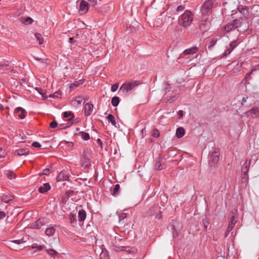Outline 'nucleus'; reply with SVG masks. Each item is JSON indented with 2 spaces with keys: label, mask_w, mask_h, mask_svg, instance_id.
I'll return each mask as SVG.
<instances>
[{
  "label": "nucleus",
  "mask_w": 259,
  "mask_h": 259,
  "mask_svg": "<svg viewBox=\"0 0 259 259\" xmlns=\"http://www.w3.org/2000/svg\"><path fill=\"white\" fill-rule=\"evenodd\" d=\"M193 14L189 10H186L181 15L178 20V23L180 25L187 27L191 25L193 21Z\"/></svg>",
  "instance_id": "nucleus-1"
},
{
  "label": "nucleus",
  "mask_w": 259,
  "mask_h": 259,
  "mask_svg": "<svg viewBox=\"0 0 259 259\" xmlns=\"http://www.w3.org/2000/svg\"><path fill=\"white\" fill-rule=\"evenodd\" d=\"M214 6V4L212 0L205 1L201 8L202 15L205 16L209 13H210Z\"/></svg>",
  "instance_id": "nucleus-2"
},
{
  "label": "nucleus",
  "mask_w": 259,
  "mask_h": 259,
  "mask_svg": "<svg viewBox=\"0 0 259 259\" xmlns=\"http://www.w3.org/2000/svg\"><path fill=\"white\" fill-rule=\"evenodd\" d=\"M139 81L138 80H134L126 82L120 88L119 91H122L123 93H127L128 92L131 91L134 88L139 84Z\"/></svg>",
  "instance_id": "nucleus-3"
},
{
  "label": "nucleus",
  "mask_w": 259,
  "mask_h": 259,
  "mask_svg": "<svg viewBox=\"0 0 259 259\" xmlns=\"http://www.w3.org/2000/svg\"><path fill=\"white\" fill-rule=\"evenodd\" d=\"M92 154V152L90 148H86L84 149L81 161L82 164L85 165V166H88L90 165Z\"/></svg>",
  "instance_id": "nucleus-4"
},
{
  "label": "nucleus",
  "mask_w": 259,
  "mask_h": 259,
  "mask_svg": "<svg viewBox=\"0 0 259 259\" xmlns=\"http://www.w3.org/2000/svg\"><path fill=\"white\" fill-rule=\"evenodd\" d=\"M237 217L235 215V214H234L230 218V219L229 222L228 227L227 228L226 232L225 233L226 237H227L229 232L234 228V225H235L236 223L237 222Z\"/></svg>",
  "instance_id": "nucleus-5"
},
{
  "label": "nucleus",
  "mask_w": 259,
  "mask_h": 259,
  "mask_svg": "<svg viewBox=\"0 0 259 259\" xmlns=\"http://www.w3.org/2000/svg\"><path fill=\"white\" fill-rule=\"evenodd\" d=\"M211 23L210 21L207 18H205L201 21L199 24V28L201 31L205 32L209 29Z\"/></svg>",
  "instance_id": "nucleus-6"
},
{
  "label": "nucleus",
  "mask_w": 259,
  "mask_h": 259,
  "mask_svg": "<svg viewBox=\"0 0 259 259\" xmlns=\"http://www.w3.org/2000/svg\"><path fill=\"white\" fill-rule=\"evenodd\" d=\"M94 106L91 102L87 103L84 106V114L85 116H90L94 110Z\"/></svg>",
  "instance_id": "nucleus-7"
},
{
  "label": "nucleus",
  "mask_w": 259,
  "mask_h": 259,
  "mask_svg": "<svg viewBox=\"0 0 259 259\" xmlns=\"http://www.w3.org/2000/svg\"><path fill=\"white\" fill-rule=\"evenodd\" d=\"M47 223V221L44 218H40L35 222L31 224V228L33 229H40L42 226Z\"/></svg>",
  "instance_id": "nucleus-8"
},
{
  "label": "nucleus",
  "mask_w": 259,
  "mask_h": 259,
  "mask_svg": "<svg viewBox=\"0 0 259 259\" xmlns=\"http://www.w3.org/2000/svg\"><path fill=\"white\" fill-rule=\"evenodd\" d=\"M239 42L237 40H233L230 42L229 47L225 52L223 56H227L229 55L232 51L239 45Z\"/></svg>",
  "instance_id": "nucleus-9"
},
{
  "label": "nucleus",
  "mask_w": 259,
  "mask_h": 259,
  "mask_svg": "<svg viewBox=\"0 0 259 259\" xmlns=\"http://www.w3.org/2000/svg\"><path fill=\"white\" fill-rule=\"evenodd\" d=\"M89 10L88 4L87 2L82 0L80 3L79 12L80 14L86 13Z\"/></svg>",
  "instance_id": "nucleus-10"
},
{
  "label": "nucleus",
  "mask_w": 259,
  "mask_h": 259,
  "mask_svg": "<svg viewBox=\"0 0 259 259\" xmlns=\"http://www.w3.org/2000/svg\"><path fill=\"white\" fill-rule=\"evenodd\" d=\"M69 174L65 170L61 171L57 177V180L58 181H65L69 179Z\"/></svg>",
  "instance_id": "nucleus-11"
},
{
  "label": "nucleus",
  "mask_w": 259,
  "mask_h": 259,
  "mask_svg": "<svg viewBox=\"0 0 259 259\" xmlns=\"http://www.w3.org/2000/svg\"><path fill=\"white\" fill-rule=\"evenodd\" d=\"M15 113L17 116L20 119H24L25 117V110L21 107H17L15 110Z\"/></svg>",
  "instance_id": "nucleus-12"
},
{
  "label": "nucleus",
  "mask_w": 259,
  "mask_h": 259,
  "mask_svg": "<svg viewBox=\"0 0 259 259\" xmlns=\"http://www.w3.org/2000/svg\"><path fill=\"white\" fill-rule=\"evenodd\" d=\"M63 117L68 118V121L69 123H73V119L74 118V114L71 111H65L63 112Z\"/></svg>",
  "instance_id": "nucleus-13"
},
{
  "label": "nucleus",
  "mask_w": 259,
  "mask_h": 259,
  "mask_svg": "<svg viewBox=\"0 0 259 259\" xmlns=\"http://www.w3.org/2000/svg\"><path fill=\"white\" fill-rule=\"evenodd\" d=\"M250 165V161L246 160L241 167V171L243 175L248 173Z\"/></svg>",
  "instance_id": "nucleus-14"
},
{
  "label": "nucleus",
  "mask_w": 259,
  "mask_h": 259,
  "mask_svg": "<svg viewBox=\"0 0 259 259\" xmlns=\"http://www.w3.org/2000/svg\"><path fill=\"white\" fill-rule=\"evenodd\" d=\"M86 212L84 210L81 209L78 212V218L79 222H83L86 219Z\"/></svg>",
  "instance_id": "nucleus-15"
},
{
  "label": "nucleus",
  "mask_w": 259,
  "mask_h": 259,
  "mask_svg": "<svg viewBox=\"0 0 259 259\" xmlns=\"http://www.w3.org/2000/svg\"><path fill=\"white\" fill-rule=\"evenodd\" d=\"M238 11L244 17L247 18L248 17L249 11L248 9L243 6H239L238 7Z\"/></svg>",
  "instance_id": "nucleus-16"
},
{
  "label": "nucleus",
  "mask_w": 259,
  "mask_h": 259,
  "mask_svg": "<svg viewBox=\"0 0 259 259\" xmlns=\"http://www.w3.org/2000/svg\"><path fill=\"white\" fill-rule=\"evenodd\" d=\"M51 189V186L48 183L43 184L42 186L38 188V191L40 193H45Z\"/></svg>",
  "instance_id": "nucleus-17"
},
{
  "label": "nucleus",
  "mask_w": 259,
  "mask_h": 259,
  "mask_svg": "<svg viewBox=\"0 0 259 259\" xmlns=\"http://www.w3.org/2000/svg\"><path fill=\"white\" fill-rule=\"evenodd\" d=\"M29 151L27 149H19L15 151V155L18 156H26L28 155Z\"/></svg>",
  "instance_id": "nucleus-18"
},
{
  "label": "nucleus",
  "mask_w": 259,
  "mask_h": 259,
  "mask_svg": "<svg viewBox=\"0 0 259 259\" xmlns=\"http://www.w3.org/2000/svg\"><path fill=\"white\" fill-rule=\"evenodd\" d=\"M198 51V48L196 46H193L188 49L185 50L183 53L184 55H190L196 53Z\"/></svg>",
  "instance_id": "nucleus-19"
},
{
  "label": "nucleus",
  "mask_w": 259,
  "mask_h": 259,
  "mask_svg": "<svg viewBox=\"0 0 259 259\" xmlns=\"http://www.w3.org/2000/svg\"><path fill=\"white\" fill-rule=\"evenodd\" d=\"M69 219L70 223L73 227H75L77 224V221L76 218V214L74 213H70L69 215Z\"/></svg>",
  "instance_id": "nucleus-20"
},
{
  "label": "nucleus",
  "mask_w": 259,
  "mask_h": 259,
  "mask_svg": "<svg viewBox=\"0 0 259 259\" xmlns=\"http://www.w3.org/2000/svg\"><path fill=\"white\" fill-rule=\"evenodd\" d=\"M210 158L213 163H217L219 160V153L217 151L213 152L211 154Z\"/></svg>",
  "instance_id": "nucleus-21"
},
{
  "label": "nucleus",
  "mask_w": 259,
  "mask_h": 259,
  "mask_svg": "<svg viewBox=\"0 0 259 259\" xmlns=\"http://www.w3.org/2000/svg\"><path fill=\"white\" fill-rule=\"evenodd\" d=\"M243 20L242 18H238V19H234L232 22H231V23L232 24L233 26L234 27V28H237L241 26V25L242 24Z\"/></svg>",
  "instance_id": "nucleus-22"
},
{
  "label": "nucleus",
  "mask_w": 259,
  "mask_h": 259,
  "mask_svg": "<svg viewBox=\"0 0 259 259\" xmlns=\"http://www.w3.org/2000/svg\"><path fill=\"white\" fill-rule=\"evenodd\" d=\"M82 98L81 95L76 97L75 99L72 101V105L75 106H80L83 102Z\"/></svg>",
  "instance_id": "nucleus-23"
},
{
  "label": "nucleus",
  "mask_w": 259,
  "mask_h": 259,
  "mask_svg": "<svg viewBox=\"0 0 259 259\" xmlns=\"http://www.w3.org/2000/svg\"><path fill=\"white\" fill-rule=\"evenodd\" d=\"M222 36H220L218 38L213 37L211 38L209 42V45L208 46V49H210L212 47H213L217 43V41L221 38Z\"/></svg>",
  "instance_id": "nucleus-24"
},
{
  "label": "nucleus",
  "mask_w": 259,
  "mask_h": 259,
  "mask_svg": "<svg viewBox=\"0 0 259 259\" xmlns=\"http://www.w3.org/2000/svg\"><path fill=\"white\" fill-rule=\"evenodd\" d=\"M184 134L185 131L183 127H180L177 129L176 135L177 138H181L184 135Z\"/></svg>",
  "instance_id": "nucleus-25"
},
{
  "label": "nucleus",
  "mask_w": 259,
  "mask_h": 259,
  "mask_svg": "<svg viewBox=\"0 0 259 259\" xmlns=\"http://www.w3.org/2000/svg\"><path fill=\"white\" fill-rule=\"evenodd\" d=\"M84 80L83 79H80L78 81H75L74 82L71 83L70 84L69 87L71 89L75 88V87H77L79 85L83 84L84 83Z\"/></svg>",
  "instance_id": "nucleus-26"
},
{
  "label": "nucleus",
  "mask_w": 259,
  "mask_h": 259,
  "mask_svg": "<svg viewBox=\"0 0 259 259\" xmlns=\"http://www.w3.org/2000/svg\"><path fill=\"white\" fill-rule=\"evenodd\" d=\"M250 114L254 117H259V108L251 109L250 110Z\"/></svg>",
  "instance_id": "nucleus-27"
},
{
  "label": "nucleus",
  "mask_w": 259,
  "mask_h": 259,
  "mask_svg": "<svg viewBox=\"0 0 259 259\" xmlns=\"http://www.w3.org/2000/svg\"><path fill=\"white\" fill-rule=\"evenodd\" d=\"M5 174L7 176V177L12 180L13 179H15L16 178V175L13 173L12 170H8L5 171Z\"/></svg>",
  "instance_id": "nucleus-28"
},
{
  "label": "nucleus",
  "mask_w": 259,
  "mask_h": 259,
  "mask_svg": "<svg viewBox=\"0 0 259 259\" xmlns=\"http://www.w3.org/2000/svg\"><path fill=\"white\" fill-rule=\"evenodd\" d=\"M21 21L25 25H29L33 22V20L30 17H27L25 19H21Z\"/></svg>",
  "instance_id": "nucleus-29"
},
{
  "label": "nucleus",
  "mask_w": 259,
  "mask_h": 259,
  "mask_svg": "<svg viewBox=\"0 0 259 259\" xmlns=\"http://www.w3.org/2000/svg\"><path fill=\"white\" fill-rule=\"evenodd\" d=\"M107 118L109 122L111 123L113 125L116 126V121L114 117L112 114H109L107 116Z\"/></svg>",
  "instance_id": "nucleus-30"
},
{
  "label": "nucleus",
  "mask_w": 259,
  "mask_h": 259,
  "mask_svg": "<svg viewBox=\"0 0 259 259\" xmlns=\"http://www.w3.org/2000/svg\"><path fill=\"white\" fill-rule=\"evenodd\" d=\"M46 250L48 253L52 257H55L58 254V252L53 249L47 248Z\"/></svg>",
  "instance_id": "nucleus-31"
},
{
  "label": "nucleus",
  "mask_w": 259,
  "mask_h": 259,
  "mask_svg": "<svg viewBox=\"0 0 259 259\" xmlns=\"http://www.w3.org/2000/svg\"><path fill=\"white\" fill-rule=\"evenodd\" d=\"M55 232V229L53 227L48 228L46 230L45 233L47 236H52Z\"/></svg>",
  "instance_id": "nucleus-32"
},
{
  "label": "nucleus",
  "mask_w": 259,
  "mask_h": 259,
  "mask_svg": "<svg viewBox=\"0 0 259 259\" xmlns=\"http://www.w3.org/2000/svg\"><path fill=\"white\" fill-rule=\"evenodd\" d=\"M100 259H110V257L107 251H104L102 249V252L100 254Z\"/></svg>",
  "instance_id": "nucleus-33"
},
{
  "label": "nucleus",
  "mask_w": 259,
  "mask_h": 259,
  "mask_svg": "<svg viewBox=\"0 0 259 259\" xmlns=\"http://www.w3.org/2000/svg\"><path fill=\"white\" fill-rule=\"evenodd\" d=\"M119 102V98L118 97H114L111 99V103L112 106L116 107Z\"/></svg>",
  "instance_id": "nucleus-34"
},
{
  "label": "nucleus",
  "mask_w": 259,
  "mask_h": 259,
  "mask_svg": "<svg viewBox=\"0 0 259 259\" xmlns=\"http://www.w3.org/2000/svg\"><path fill=\"white\" fill-rule=\"evenodd\" d=\"M235 29L234 28V27L233 26L232 24L231 23L228 24L226 25L225 27V30L227 32H229Z\"/></svg>",
  "instance_id": "nucleus-35"
},
{
  "label": "nucleus",
  "mask_w": 259,
  "mask_h": 259,
  "mask_svg": "<svg viewBox=\"0 0 259 259\" xmlns=\"http://www.w3.org/2000/svg\"><path fill=\"white\" fill-rule=\"evenodd\" d=\"M79 134H81V138L85 141L89 140L90 138L89 133L84 132H80Z\"/></svg>",
  "instance_id": "nucleus-36"
},
{
  "label": "nucleus",
  "mask_w": 259,
  "mask_h": 259,
  "mask_svg": "<svg viewBox=\"0 0 259 259\" xmlns=\"http://www.w3.org/2000/svg\"><path fill=\"white\" fill-rule=\"evenodd\" d=\"M35 36L36 39L38 41V43L39 45H41L44 43L43 38L41 34L38 33H36L35 34Z\"/></svg>",
  "instance_id": "nucleus-37"
},
{
  "label": "nucleus",
  "mask_w": 259,
  "mask_h": 259,
  "mask_svg": "<svg viewBox=\"0 0 259 259\" xmlns=\"http://www.w3.org/2000/svg\"><path fill=\"white\" fill-rule=\"evenodd\" d=\"M120 188V185L119 184H116L114 186V188L112 191V194L113 195H115L117 192H118Z\"/></svg>",
  "instance_id": "nucleus-38"
},
{
  "label": "nucleus",
  "mask_w": 259,
  "mask_h": 259,
  "mask_svg": "<svg viewBox=\"0 0 259 259\" xmlns=\"http://www.w3.org/2000/svg\"><path fill=\"white\" fill-rule=\"evenodd\" d=\"M61 96V93L59 92H56L53 94H51L49 96L50 98H59Z\"/></svg>",
  "instance_id": "nucleus-39"
},
{
  "label": "nucleus",
  "mask_w": 259,
  "mask_h": 259,
  "mask_svg": "<svg viewBox=\"0 0 259 259\" xmlns=\"http://www.w3.org/2000/svg\"><path fill=\"white\" fill-rule=\"evenodd\" d=\"M50 169L48 168H45L43 170V171L39 174L40 176L41 175H49L50 174Z\"/></svg>",
  "instance_id": "nucleus-40"
},
{
  "label": "nucleus",
  "mask_w": 259,
  "mask_h": 259,
  "mask_svg": "<svg viewBox=\"0 0 259 259\" xmlns=\"http://www.w3.org/2000/svg\"><path fill=\"white\" fill-rule=\"evenodd\" d=\"M10 242H12V243H16V244H21L22 243L25 242V241H24L23 240V239H21L13 240L11 241Z\"/></svg>",
  "instance_id": "nucleus-41"
},
{
  "label": "nucleus",
  "mask_w": 259,
  "mask_h": 259,
  "mask_svg": "<svg viewBox=\"0 0 259 259\" xmlns=\"http://www.w3.org/2000/svg\"><path fill=\"white\" fill-rule=\"evenodd\" d=\"M58 125V123L56 121L54 120L50 123V127L52 128H56Z\"/></svg>",
  "instance_id": "nucleus-42"
},
{
  "label": "nucleus",
  "mask_w": 259,
  "mask_h": 259,
  "mask_svg": "<svg viewBox=\"0 0 259 259\" xmlns=\"http://www.w3.org/2000/svg\"><path fill=\"white\" fill-rule=\"evenodd\" d=\"M118 88V84H117V83L114 84H113L111 86V91L112 92H115V91H116L117 90Z\"/></svg>",
  "instance_id": "nucleus-43"
},
{
  "label": "nucleus",
  "mask_w": 259,
  "mask_h": 259,
  "mask_svg": "<svg viewBox=\"0 0 259 259\" xmlns=\"http://www.w3.org/2000/svg\"><path fill=\"white\" fill-rule=\"evenodd\" d=\"M185 9V6L183 5H180L177 7V11L178 12H182Z\"/></svg>",
  "instance_id": "nucleus-44"
},
{
  "label": "nucleus",
  "mask_w": 259,
  "mask_h": 259,
  "mask_svg": "<svg viewBox=\"0 0 259 259\" xmlns=\"http://www.w3.org/2000/svg\"><path fill=\"white\" fill-rule=\"evenodd\" d=\"M42 246H41V245H33L32 246V249H36L37 250H42Z\"/></svg>",
  "instance_id": "nucleus-45"
},
{
  "label": "nucleus",
  "mask_w": 259,
  "mask_h": 259,
  "mask_svg": "<svg viewBox=\"0 0 259 259\" xmlns=\"http://www.w3.org/2000/svg\"><path fill=\"white\" fill-rule=\"evenodd\" d=\"M153 135L155 137H158L159 136V131L157 129H155L153 132Z\"/></svg>",
  "instance_id": "nucleus-46"
},
{
  "label": "nucleus",
  "mask_w": 259,
  "mask_h": 259,
  "mask_svg": "<svg viewBox=\"0 0 259 259\" xmlns=\"http://www.w3.org/2000/svg\"><path fill=\"white\" fill-rule=\"evenodd\" d=\"M92 6H95L97 4V0H88Z\"/></svg>",
  "instance_id": "nucleus-47"
},
{
  "label": "nucleus",
  "mask_w": 259,
  "mask_h": 259,
  "mask_svg": "<svg viewBox=\"0 0 259 259\" xmlns=\"http://www.w3.org/2000/svg\"><path fill=\"white\" fill-rule=\"evenodd\" d=\"M32 146L36 148H40L41 147V145L39 143L37 142H34L32 144Z\"/></svg>",
  "instance_id": "nucleus-48"
},
{
  "label": "nucleus",
  "mask_w": 259,
  "mask_h": 259,
  "mask_svg": "<svg viewBox=\"0 0 259 259\" xmlns=\"http://www.w3.org/2000/svg\"><path fill=\"white\" fill-rule=\"evenodd\" d=\"M119 248H120V250H121V251H130L129 247L121 246Z\"/></svg>",
  "instance_id": "nucleus-49"
},
{
  "label": "nucleus",
  "mask_w": 259,
  "mask_h": 259,
  "mask_svg": "<svg viewBox=\"0 0 259 259\" xmlns=\"http://www.w3.org/2000/svg\"><path fill=\"white\" fill-rule=\"evenodd\" d=\"M82 99V101L84 102L87 101H88L89 99V97L88 95H81Z\"/></svg>",
  "instance_id": "nucleus-50"
},
{
  "label": "nucleus",
  "mask_w": 259,
  "mask_h": 259,
  "mask_svg": "<svg viewBox=\"0 0 259 259\" xmlns=\"http://www.w3.org/2000/svg\"><path fill=\"white\" fill-rule=\"evenodd\" d=\"M161 164H159L158 162H157L155 165V168L157 170H161L162 168H161Z\"/></svg>",
  "instance_id": "nucleus-51"
},
{
  "label": "nucleus",
  "mask_w": 259,
  "mask_h": 259,
  "mask_svg": "<svg viewBox=\"0 0 259 259\" xmlns=\"http://www.w3.org/2000/svg\"><path fill=\"white\" fill-rule=\"evenodd\" d=\"M97 143L98 145L100 146L101 149H102L103 148V143H102L101 139H98L97 140Z\"/></svg>",
  "instance_id": "nucleus-52"
},
{
  "label": "nucleus",
  "mask_w": 259,
  "mask_h": 259,
  "mask_svg": "<svg viewBox=\"0 0 259 259\" xmlns=\"http://www.w3.org/2000/svg\"><path fill=\"white\" fill-rule=\"evenodd\" d=\"M6 216V213L4 211H0V220L4 219Z\"/></svg>",
  "instance_id": "nucleus-53"
},
{
  "label": "nucleus",
  "mask_w": 259,
  "mask_h": 259,
  "mask_svg": "<svg viewBox=\"0 0 259 259\" xmlns=\"http://www.w3.org/2000/svg\"><path fill=\"white\" fill-rule=\"evenodd\" d=\"M178 115L179 116V118H181L184 115V112L182 110H180L178 112Z\"/></svg>",
  "instance_id": "nucleus-54"
},
{
  "label": "nucleus",
  "mask_w": 259,
  "mask_h": 259,
  "mask_svg": "<svg viewBox=\"0 0 259 259\" xmlns=\"http://www.w3.org/2000/svg\"><path fill=\"white\" fill-rule=\"evenodd\" d=\"M248 179V173H247L245 175L242 174V180H244L245 181H247Z\"/></svg>",
  "instance_id": "nucleus-55"
},
{
  "label": "nucleus",
  "mask_w": 259,
  "mask_h": 259,
  "mask_svg": "<svg viewBox=\"0 0 259 259\" xmlns=\"http://www.w3.org/2000/svg\"><path fill=\"white\" fill-rule=\"evenodd\" d=\"M247 97H243L242 99L241 104L243 105L244 103H245L246 102V100L247 99Z\"/></svg>",
  "instance_id": "nucleus-56"
},
{
  "label": "nucleus",
  "mask_w": 259,
  "mask_h": 259,
  "mask_svg": "<svg viewBox=\"0 0 259 259\" xmlns=\"http://www.w3.org/2000/svg\"><path fill=\"white\" fill-rule=\"evenodd\" d=\"M203 224H204V227H205V229H207V224H208V222L207 221L204 220Z\"/></svg>",
  "instance_id": "nucleus-57"
},
{
  "label": "nucleus",
  "mask_w": 259,
  "mask_h": 259,
  "mask_svg": "<svg viewBox=\"0 0 259 259\" xmlns=\"http://www.w3.org/2000/svg\"><path fill=\"white\" fill-rule=\"evenodd\" d=\"M161 217H162V216H161V214L160 213H159V214H157V215H156V218H157V219H161Z\"/></svg>",
  "instance_id": "nucleus-58"
},
{
  "label": "nucleus",
  "mask_w": 259,
  "mask_h": 259,
  "mask_svg": "<svg viewBox=\"0 0 259 259\" xmlns=\"http://www.w3.org/2000/svg\"><path fill=\"white\" fill-rule=\"evenodd\" d=\"M69 40H70V42L71 44H72L73 43V38L71 37V38H69Z\"/></svg>",
  "instance_id": "nucleus-59"
},
{
  "label": "nucleus",
  "mask_w": 259,
  "mask_h": 259,
  "mask_svg": "<svg viewBox=\"0 0 259 259\" xmlns=\"http://www.w3.org/2000/svg\"><path fill=\"white\" fill-rule=\"evenodd\" d=\"M37 60L39 61H41V62H43V60L41 58H38V59H36Z\"/></svg>",
  "instance_id": "nucleus-60"
},
{
  "label": "nucleus",
  "mask_w": 259,
  "mask_h": 259,
  "mask_svg": "<svg viewBox=\"0 0 259 259\" xmlns=\"http://www.w3.org/2000/svg\"><path fill=\"white\" fill-rule=\"evenodd\" d=\"M144 131H145V128H144V129H143V130H142V133H144Z\"/></svg>",
  "instance_id": "nucleus-61"
},
{
  "label": "nucleus",
  "mask_w": 259,
  "mask_h": 259,
  "mask_svg": "<svg viewBox=\"0 0 259 259\" xmlns=\"http://www.w3.org/2000/svg\"><path fill=\"white\" fill-rule=\"evenodd\" d=\"M251 73V72H249V73H248L247 74V75H249Z\"/></svg>",
  "instance_id": "nucleus-62"
},
{
  "label": "nucleus",
  "mask_w": 259,
  "mask_h": 259,
  "mask_svg": "<svg viewBox=\"0 0 259 259\" xmlns=\"http://www.w3.org/2000/svg\"><path fill=\"white\" fill-rule=\"evenodd\" d=\"M74 121H75V122H77V118H76V119H75L74 120Z\"/></svg>",
  "instance_id": "nucleus-63"
}]
</instances>
